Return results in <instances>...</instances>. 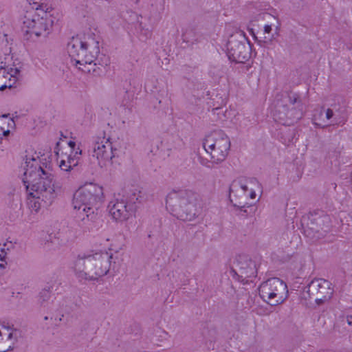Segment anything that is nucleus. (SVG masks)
<instances>
[{
	"label": "nucleus",
	"instance_id": "4",
	"mask_svg": "<svg viewBox=\"0 0 352 352\" xmlns=\"http://www.w3.org/2000/svg\"><path fill=\"white\" fill-rule=\"evenodd\" d=\"M248 30L256 42L262 47L272 45L280 36V22L276 16L267 12L252 16Z\"/></svg>",
	"mask_w": 352,
	"mask_h": 352
},
{
	"label": "nucleus",
	"instance_id": "19",
	"mask_svg": "<svg viewBox=\"0 0 352 352\" xmlns=\"http://www.w3.org/2000/svg\"><path fill=\"white\" fill-rule=\"evenodd\" d=\"M107 241L109 242L108 254H112V256H115V254H118L120 251L124 250L125 246L124 236L121 234L111 236L107 239Z\"/></svg>",
	"mask_w": 352,
	"mask_h": 352
},
{
	"label": "nucleus",
	"instance_id": "16",
	"mask_svg": "<svg viewBox=\"0 0 352 352\" xmlns=\"http://www.w3.org/2000/svg\"><path fill=\"white\" fill-rule=\"evenodd\" d=\"M111 217L118 222H124L129 220L133 215L132 207L124 201H116L109 210Z\"/></svg>",
	"mask_w": 352,
	"mask_h": 352
},
{
	"label": "nucleus",
	"instance_id": "23",
	"mask_svg": "<svg viewBox=\"0 0 352 352\" xmlns=\"http://www.w3.org/2000/svg\"><path fill=\"white\" fill-rule=\"evenodd\" d=\"M5 247L6 244L0 243V274L3 273L7 265L6 261L7 250Z\"/></svg>",
	"mask_w": 352,
	"mask_h": 352
},
{
	"label": "nucleus",
	"instance_id": "7",
	"mask_svg": "<svg viewBox=\"0 0 352 352\" xmlns=\"http://www.w3.org/2000/svg\"><path fill=\"white\" fill-rule=\"evenodd\" d=\"M103 201V188L94 183L85 184L74 193V208L89 218Z\"/></svg>",
	"mask_w": 352,
	"mask_h": 352
},
{
	"label": "nucleus",
	"instance_id": "24",
	"mask_svg": "<svg viewBox=\"0 0 352 352\" xmlns=\"http://www.w3.org/2000/svg\"><path fill=\"white\" fill-rule=\"evenodd\" d=\"M346 321L349 325H352V316H348L346 317Z\"/></svg>",
	"mask_w": 352,
	"mask_h": 352
},
{
	"label": "nucleus",
	"instance_id": "13",
	"mask_svg": "<svg viewBox=\"0 0 352 352\" xmlns=\"http://www.w3.org/2000/svg\"><path fill=\"white\" fill-rule=\"evenodd\" d=\"M305 292L319 304L329 300L333 295V289L330 282L318 278L312 280Z\"/></svg>",
	"mask_w": 352,
	"mask_h": 352
},
{
	"label": "nucleus",
	"instance_id": "22",
	"mask_svg": "<svg viewBox=\"0 0 352 352\" xmlns=\"http://www.w3.org/2000/svg\"><path fill=\"white\" fill-rule=\"evenodd\" d=\"M302 116V113H299L298 115L293 116V111L291 110L286 112V109L284 107L276 109L274 114L275 119L278 120L280 122H285L287 118L298 120Z\"/></svg>",
	"mask_w": 352,
	"mask_h": 352
},
{
	"label": "nucleus",
	"instance_id": "18",
	"mask_svg": "<svg viewBox=\"0 0 352 352\" xmlns=\"http://www.w3.org/2000/svg\"><path fill=\"white\" fill-rule=\"evenodd\" d=\"M232 267L236 273H240L241 276H248L254 274V265L245 256H236L232 262Z\"/></svg>",
	"mask_w": 352,
	"mask_h": 352
},
{
	"label": "nucleus",
	"instance_id": "3",
	"mask_svg": "<svg viewBox=\"0 0 352 352\" xmlns=\"http://www.w3.org/2000/svg\"><path fill=\"white\" fill-rule=\"evenodd\" d=\"M118 256H112L107 252H96L85 258H78L74 270L79 278L85 280H97L108 274L112 261L115 264Z\"/></svg>",
	"mask_w": 352,
	"mask_h": 352
},
{
	"label": "nucleus",
	"instance_id": "6",
	"mask_svg": "<svg viewBox=\"0 0 352 352\" xmlns=\"http://www.w3.org/2000/svg\"><path fill=\"white\" fill-rule=\"evenodd\" d=\"M54 25V11L47 5H40L24 17L23 30L30 36L47 37Z\"/></svg>",
	"mask_w": 352,
	"mask_h": 352
},
{
	"label": "nucleus",
	"instance_id": "20",
	"mask_svg": "<svg viewBox=\"0 0 352 352\" xmlns=\"http://www.w3.org/2000/svg\"><path fill=\"white\" fill-rule=\"evenodd\" d=\"M14 126V121L9 115L0 116V138L8 135Z\"/></svg>",
	"mask_w": 352,
	"mask_h": 352
},
{
	"label": "nucleus",
	"instance_id": "11",
	"mask_svg": "<svg viewBox=\"0 0 352 352\" xmlns=\"http://www.w3.org/2000/svg\"><path fill=\"white\" fill-rule=\"evenodd\" d=\"M261 298L272 306L283 303L288 297L287 285L278 278L268 279L259 287Z\"/></svg>",
	"mask_w": 352,
	"mask_h": 352
},
{
	"label": "nucleus",
	"instance_id": "2",
	"mask_svg": "<svg viewBox=\"0 0 352 352\" xmlns=\"http://www.w3.org/2000/svg\"><path fill=\"white\" fill-rule=\"evenodd\" d=\"M67 53L74 66L85 73L96 70L100 54L98 36L90 29L73 36L67 45Z\"/></svg>",
	"mask_w": 352,
	"mask_h": 352
},
{
	"label": "nucleus",
	"instance_id": "17",
	"mask_svg": "<svg viewBox=\"0 0 352 352\" xmlns=\"http://www.w3.org/2000/svg\"><path fill=\"white\" fill-rule=\"evenodd\" d=\"M19 69L14 65H0V90L11 88L16 82Z\"/></svg>",
	"mask_w": 352,
	"mask_h": 352
},
{
	"label": "nucleus",
	"instance_id": "15",
	"mask_svg": "<svg viewBox=\"0 0 352 352\" xmlns=\"http://www.w3.org/2000/svg\"><path fill=\"white\" fill-rule=\"evenodd\" d=\"M19 338V331L13 326L0 324V352L13 349Z\"/></svg>",
	"mask_w": 352,
	"mask_h": 352
},
{
	"label": "nucleus",
	"instance_id": "1",
	"mask_svg": "<svg viewBox=\"0 0 352 352\" xmlns=\"http://www.w3.org/2000/svg\"><path fill=\"white\" fill-rule=\"evenodd\" d=\"M21 172L27 190V205L32 212L51 206L61 192V186L54 179L49 152L27 150Z\"/></svg>",
	"mask_w": 352,
	"mask_h": 352
},
{
	"label": "nucleus",
	"instance_id": "8",
	"mask_svg": "<svg viewBox=\"0 0 352 352\" xmlns=\"http://www.w3.org/2000/svg\"><path fill=\"white\" fill-rule=\"evenodd\" d=\"M121 142L110 138L98 137L91 149L92 158L101 168H108L113 164V160L118 156Z\"/></svg>",
	"mask_w": 352,
	"mask_h": 352
},
{
	"label": "nucleus",
	"instance_id": "5",
	"mask_svg": "<svg viewBox=\"0 0 352 352\" xmlns=\"http://www.w3.org/2000/svg\"><path fill=\"white\" fill-rule=\"evenodd\" d=\"M166 208L182 221H192L197 213V196L190 191L172 190L166 197Z\"/></svg>",
	"mask_w": 352,
	"mask_h": 352
},
{
	"label": "nucleus",
	"instance_id": "26",
	"mask_svg": "<svg viewBox=\"0 0 352 352\" xmlns=\"http://www.w3.org/2000/svg\"><path fill=\"white\" fill-rule=\"evenodd\" d=\"M1 151L3 153V155L7 154V152H6L3 149H1Z\"/></svg>",
	"mask_w": 352,
	"mask_h": 352
},
{
	"label": "nucleus",
	"instance_id": "25",
	"mask_svg": "<svg viewBox=\"0 0 352 352\" xmlns=\"http://www.w3.org/2000/svg\"><path fill=\"white\" fill-rule=\"evenodd\" d=\"M319 111H322L323 112V116H320V118H325L324 109H320Z\"/></svg>",
	"mask_w": 352,
	"mask_h": 352
},
{
	"label": "nucleus",
	"instance_id": "21",
	"mask_svg": "<svg viewBox=\"0 0 352 352\" xmlns=\"http://www.w3.org/2000/svg\"><path fill=\"white\" fill-rule=\"evenodd\" d=\"M325 118H320V116H323L322 111H317L313 117V122L315 125L319 127H324L328 125L329 120L333 118V112L331 109H324Z\"/></svg>",
	"mask_w": 352,
	"mask_h": 352
},
{
	"label": "nucleus",
	"instance_id": "10",
	"mask_svg": "<svg viewBox=\"0 0 352 352\" xmlns=\"http://www.w3.org/2000/svg\"><path fill=\"white\" fill-rule=\"evenodd\" d=\"M56 154L60 169L69 172L78 165L82 150L78 143L73 140H63L57 144Z\"/></svg>",
	"mask_w": 352,
	"mask_h": 352
},
{
	"label": "nucleus",
	"instance_id": "12",
	"mask_svg": "<svg viewBox=\"0 0 352 352\" xmlns=\"http://www.w3.org/2000/svg\"><path fill=\"white\" fill-rule=\"evenodd\" d=\"M261 184L255 179H243L234 181L230 188V197L239 204H247L248 201L256 198V192H260Z\"/></svg>",
	"mask_w": 352,
	"mask_h": 352
},
{
	"label": "nucleus",
	"instance_id": "9",
	"mask_svg": "<svg viewBox=\"0 0 352 352\" xmlns=\"http://www.w3.org/2000/svg\"><path fill=\"white\" fill-rule=\"evenodd\" d=\"M230 140L221 130L213 131L205 138L204 147L210 155L213 162L218 164L226 160L230 148Z\"/></svg>",
	"mask_w": 352,
	"mask_h": 352
},
{
	"label": "nucleus",
	"instance_id": "14",
	"mask_svg": "<svg viewBox=\"0 0 352 352\" xmlns=\"http://www.w3.org/2000/svg\"><path fill=\"white\" fill-rule=\"evenodd\" d=\"M239 34L231 36L226 43L228 58L235 62L243 63L249 57V47L245 43L239 41Z\"/></svg>",
	"mask_w": 352,
	"mask_h": 352
}]
</instances>
